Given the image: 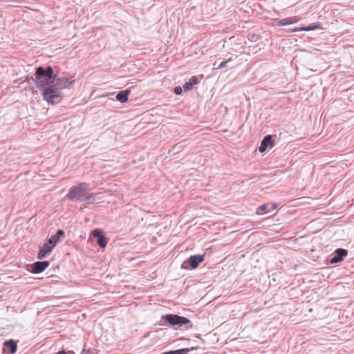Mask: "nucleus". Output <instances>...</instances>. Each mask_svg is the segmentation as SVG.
Returning a JSON list of instances; mask_svg holds the SVG:
<instances>
[{
  "label": "nucleus",
  "instance_id": "f8f14e48",
  "mask_svg": "<svg viewBox=\"0 0 354 354\" xmlns=\"http://www.w3.org/2000/svg\"><path fill=\"white\" fill-rule=\"evenodd\" d=\"M56 82L53 84V85H56L57 88H59V90L62 88H68L70 84H72L74 82V80H69L68 78H56Z\"/></svg>",
  "mask_w": 354,
  "mask_h": 354
},
{
  "label": "nucleus",
  "instance_id": "0eeeda50",
  "mask_svg": "<svg viewBox=\"0 0 354 354\" xmlns=\"http://www.w3.org/2000/svg\"><path fill=\"white\" fill-rule=\"evenodd\" d=\"M49 265L50 263L48 261H37L31 265L30 271L34 274L40 273L44 271Z\"/></svg>",
  "mask_w": 354,
  "mask_h": 354
},
{
  "label": "nucleus",
  "instance_id": "f3484780",
  "mask_svg": "<svg viewBox=\"0 0 354 354\" xmlns=\"http://www.w3.org/2000/svg\"><path fill=\"white\" fill-rule=\"evenodd\" d=\"M130 93L131 91L128 89L120 91L116 95L115 98L121 103L127 102L128 101Z\"/></svg>",
  "mask_w": 354,
  "mask_h": 354
},
{
  "label": "nucleus",
  "instance_id": "b1692460",
  "mask_svg": "<svg viewBox=\"0 0 354 354\" xmlns=\"http://www.w3.org/2000/svg\"><path fill=\"white\" fill-rule=\"evenodd\" d=\"M67 354H74V352L72 351H69L68 352H66Z\"/></svg>",
  "mask_w": 354,
  "mask_h": 354
},
{
  "label": "nucleus",
  "instance_id": "4468645a",
  "mask_svg": "<svg viewBox=\"0 0 354 354\" xmlns=\"http://www.w3.org/2000/svg\"><path fill=\"white\" fill-rule=\"evenodd\" d=\"M53 248L47 242L44 244L43 247L39 250L37 258L42 259L46 257V254L51 252Z\"/></svg>",
  "mask_w": 354,
  "mask_h": 354
},
{
  "label": "nucleus",
  "instance_id": "1a4fd4ad",
  "mask_svg": "<svg viewBox=\"0 0 354 354\" xmlns=\"http://www.w3.org/2000/svg\"><path fill=\"white\" fill-rule=\"evenodd\" d=\"M269 146L270 148L274 146V142L272 135H267L263 138L259 147V151L260 153L265 152Z\"/></svg>",
  "mask_w": 354,
  "mask_h": 354
},
{
  "label": "nucleus",
  "instance_id": "6ab92c4d",
  "mask_svg": "<svg viewBox=\"0 0 354 354\" xmlns=\"http://www.w3.org/2000/svg\"><path fill=\"white\" fill-rule=\"evenodd\" d=\"M183 88L184 91H187L192 90L193 88V86L189 83V82H187L183 84Z\"/></svg>",
  "mask_w": 354,
  "mask_h": 354
},
{
  "label": "nucleus",
  "instance_id": "f03ea898",
  "mask_svg": "<svg viewBox=\"0 0 354 354\" xmlns=\"http://www.w3.org/2000/svg\"><path fill=\"white\" fill-rule=\"evenodd\" d=\"M56 77L50 66L46 68L39 66L36 68L35 78H32V80L35 82L37 88L44 91L55 83Z\"/></svg>",
  "mask_w": 354,
  "mask_h": 354
},
{
  "label": "nucleus",
  "instance_id": "6e6552de",
  "mask_svg": "<svg viewBox=\"0 0 354 354\" xmlns=\"http://www.w3.org/2000/svg\"><path fill=\"white\" fill-rule=\"evenodd\" d=\"M92 235L97 239V243L101 248H104L107 244V240L102 231L95 229L92 231Z\"/></svg>",
  "mask_w": 354,
  "mask_h": 354
},
{
  "label": "nucleus",
  "instance_id": "7ed1b4c3",
  "mask_svg": "<svg viewBox=\"0 0 354 354\" xmlns=\"http://www.w3.org/2000/svg\"><path fill=\"white\" fill-rule=\"evenodd\" d=\"M160 321L165 322L160 324V325L162 326H169L174 328H178L184 326L187 330L192 328L193 327V324L189 319L183 316H180L177 314H167L162 315Z\"/></svg>",
  "mask_w": 354,
  "mask_h": 354
},
{
  "label": "nucleus",
  "instance_id": "aec40b11",
  "mask_svg": "<svg viewBox=\"0 0 354 354\" xmlns=\"http://www.w3.org/2000/svg\"><path fill=\"white\" fill-rule=\"evenodd\" d=\"M189 83L194 86V85L198 84V79L196 76H192L189 80Z\"/></svg>",
  "mask_w": 354,
  "mask_h": 354
},
{
  "label": "nucleus",
  "instance_id": "ddd939ff",
  "mask_svg": "<svg viewBox=\"0 0 354 354\" xmlns=\"http://www.w3.org/2000/svg\"><path fill=\"white\" fill-rule=\"evenodd\" d=\"M64 231L58 230L55 234L53 235L48 240V243L54 248L61 237L64 236Z\"/></svg>",
  "mask_w": 354,
  "mask_h": 354
},
{
  "label": "nucleus",
  "instance_id": "9b49d317",
  "mask_svg": "<svg viewBox=\"0 0 354 354\" xmlns=\"http://www.w3.org/2000/svg\"><path fill=\"white\" fill-rule=\"evenodd\" d=\"M300 18L297 16L287 17L282 19H276L277 26H283L298 22Z\"/></svg>",
  "mask_w": 354,
  "mask_h": 354
},
{
  "label": "nucleus",
  "instance_id": "20e7f679",
  "mask_svg": "<svg viewBox=\"0 0 354 354\" xmlns=\"http://www.w3.org/2000/svg\"><path fill=\"white\" fill-rule=\"evenodd\" d=\"M44 99L48 103L55 104L59 103L63 97L62 92L56 85L52 84L44 90L43 92Z\"/></svg>",
  "mask_w": 354,
  "mask_h": 354
},
{
  "label": "nucleus",
  "instance_id": "2eb2a0df",
  "mask_svg": "<svg viewBox=\"0 0 354 354\" xmlns=\"http://www.w3.org/2000/svg\"><path fill=\"white\" fill-rule=\"evenodd\" d=\"M3 349L8 350L10 354H14L17 349V342L13 339L5 341L3 342Z\"/></svg>",
  "mask_w": 354,
  "mask_h": 354
},
{
  "label": "nucleus",
  "instance_id": "423d86ee",
  "mask_svg": "<svg viewBox=\"0 0 354 354\" xmlns=\"http://www.w3.org/2000/svg\"><path fill=\"white\" fill-rule=\"evenodd\" d=\"M348 255V250L344 248L336 249L329 259L330 264L337 263L343 261L344 258Z\"/></svg>",
  "mask_w": 354,
  "mask_h": 354
},
{
  "label": "nucleus",
  "instance_id": "4be33fe9",
  "mask_svg": "<svg viewBox=\"0 0 354 354\" xmlns=\"http://www.w3.org/2000/svg\"><path fill=\"white\" fill-rule=\"evenodd\" d=\"M89 353V350H86L85 348H84L82 352H81V354H88Z\"/></svg>",
  "mask_w": 354,
  "mask_h": 354
},
{
  "label": "nucleus",
  "instance_id": "dca6fc26",
  "mask_svg": "<svg viewBox=\"0 0 354 354\" xmlns=\"http://www.w3.org/2000/svg\"><path fill=\"white\" fill-rule=\"evenodd\" d=\"M321 24L319 22L312 24L308 26H302L301 28H295L291 30V32L310 31L319 28Z\"/></svg>",
  "mask_w": 354,
  "mask_h": 354
},
{
  "label": "nucleus",
  "instance_id": "412c9836",
  "mask_svg": "<svg viewBox=\"0 0 354 354\" xmlns=\"http://www.w3.org/2000/svg\"><path fill=\"white\" fill-rule=\"evenodd\" d=\"M183 88L182 87L180 86H176L174 88V92L176 95H181L182 93H183Z\"/></svg>",
  "mask_w": 354,
  "mask_h": 354
},
{
  "label": "nucleus",
  "instance_id": "39448f33",
  "mask_svg": "<svg viewBox=\"0 0 354 354\" xmlns=\"http://www.w3.org/2000/svg\"><path fill=\"white\" fill-rule=\"evenodd\" d=\"M204 255H192L183 264L185 269H195L204 261Z\"/></svg>",
  "mask_w": 354,
  "mask_h": 354
},
{
  "label": "nucleus",
  "instance_id": "9d476101",
  "mask_svg": "<svg viewBox=\"0 0 354 354\" xmlns=\"http://www.w3.org/2000/svg\"><path fill=\"white\" fill-rule=\"evenodd\" d=\"M277 207V205L274 203H268L263 204L259 206L257 209L256 213L257 214H263L264 213H269L272 210L275 209Z\"/></svg>",
  "mask_w": 354,
  "mask_h": 354
},
{
  "label": "nucleus",
  "instance_id": "5701e85b",
  "mask_svg": "<svg viewBox=\"0 0 354 354\" xmlns=\"http://www.w3.org/2000/svg\"><path fill=\"white\" fill-rule=\"evenodd\" d=\"M56 354H67V353L65 351L62 350V351L57 352Z\"/></svg>",
  "mask_w": 354,
  "mask_h": 354
},
{
  "label": "nucleus",
  "instance_id": "f257e3e1",
  "mask_svg": "<svg viewBox=\"0 0 354 354\" xmlns=\"http://www.w3.org/2000/svg\"><path fill=\"white\" fill-rule=\"evenodd\" d=\"M89 191L88 183L85 182L78 183L69 189L65 198L73 202L86 201L88 203H93L95 194L90 193Z\"/></svg>",
  "mask_w": 354,
  "mask_h": 354
},
{
  "label": "nucleus",
  "instance_id": "a211bd4d",
  "mask_svg": "<svg viewBox=\"0 0 354 354\" xmlns=\"http://www.w3.org/2000/svg\"><path fill=\"white\" fill-rule=\"evenodd\" d=\"M231 59H229L228 60H225V61H223L221 62L217 66H216V62H215L214 64V68H217V69H221V68H224L227 66V64L228 63L229 61H230Z\"/></svg>",
  "mask_w": 354,
  "mask_h": 354
}]
</instances>
